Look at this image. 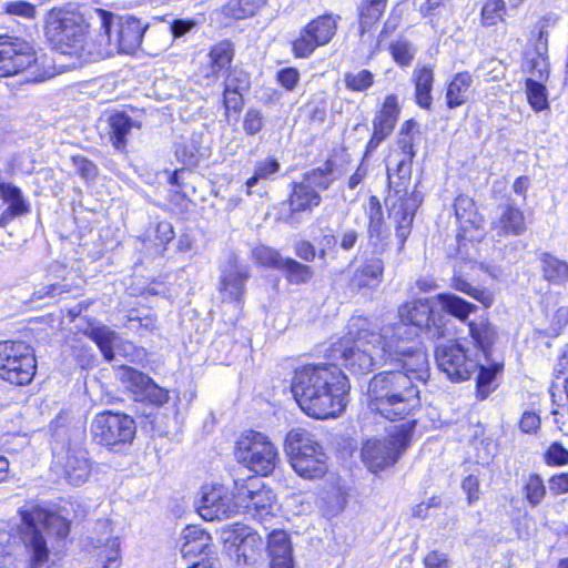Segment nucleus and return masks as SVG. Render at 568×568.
Returning a JSON list of instances; mask_svg holds the SVG:
<instances>
[{
	"label": "nucleus",
	"instance_id": "obj_63",
	"mask_svg": "<svg viewBox=\"0 0 568 568\" xmlns=\"http://www.w3.org/2000/svg\"><path fill=\"white\" fill-rule=\"evenodd\" d=\"M464 491L468 496V501L473 503L479 498V480L475 476H467L462 484Z\"/></svg>",
	"mask_w": 568,
	"mask_h": 568
},
{
	"label": "nucleus",
	"instance_id": "obj_53",
	"mask_svg": "<svg viewBox=\"0 0 568 568\" xmlns=\"http://www.w3.org/2000/svg\"><path fill=\"white\" fill-rule=\"evenodd\" d=\"M243 128L246 134L254 135L263 128V118L257 110H248L245 114Z\"/></svg>",
	"mask_w": 568,
	"mask_h": 568
},
{
	"label": "nucleus",
	"instance_id": "obj_22",
	"mask_svg": "<svg viewBox=\"0 0 568 568\" xmlns=\"http://www.w3.org/2000/svg\"><path fill=\"white\" fill-rule=\"evenodd\" d=\"M248 276L246 266L239 265L234 257L230 258L222 268L220 276V292L223 298L239 302L243 295L245 281Z\"/></svg>",
	"mask_w": 568,
	"mask_h": 568
},
{
	"label": "nucleus",
	"instance_id": "obj_24",
	"mask_svg": "<svg viewBox=\"0 0 568 568\" xmlns=\"http://www.w3.org/2000/svg\"><path fill=\"white\" fill-rule=\"evenodd\" d=\"M225 541L231 542L237 548V552L243 557L251 558L262 548V539L252 531L251 528L235 524L224 530Z\"/></svg>",
	"mask_w": 568,
	"mask_h": 568
},
{
	"label": "nucleus",
	"instance_id": "obj_31",
	"mask_svg": "<svg viewBox=\"0 0 568 568\" xmlns=\"http://www.w3.org/2000/svg\"><path fill=\"white\" fill-rule=\"evenodd\" d=\"M542 278L554 285H565L568 282V263L548 252H539Z\"/></svg>",
	"mask_w": 568,
	"mask_h": 568
},
{
	"label": "nucleus",
	"instance_id": "obj_50",
	"mask_svg": "<svg viewBox=\"0 0 568 568\" xmlns=\"http://www.w3.org/2000/svg\"><path fill=\"white\" fill-rule=\"evenodd\" d=\"M526 72L538 81H547L549 77V63L547 57L528 55L524 65Z\"/></svg>",
	"mask_w": 568,
	"mask_h": 568
},
{
	"label": "nucleus",
	"instance_id": "obj_14",
	"mask_svg": "<svg viewBox=\"0 0 568 568\" xmlns=\"http://www.w3.org/2000/svg\"><path fill=\"white\" fill-rule=\"evenodd\" d=\"M235 497L239 500V513H245L260 521L274 515L275 495L257 477L235 481Z\"/></svg>",
	"mask_w": 568,
	"mask_h": 568
},
{
	"label": "nucleus",
	"instance_id": "obj_47",
	"mask_svg": "<svg viewBox=\"0 0 568 568\" xmlns=\"http://www.w3.org/2000/svg\"><path fill=\"white\" fill-rule=\"evenodd\" d=\"M505 13L506 6L504 0H487L480 12L481 24L484 27L496 26L499 21H503Z\"/></svg>",
	"mask_w": 568,
	"mask_h": 568
},
{
	"label": "nucleus",
	"instance_id": "obj_38",
	"mask_svg": "<svg viewBox=\"0 0 568 568\" xmlns=\"http://www.w3.org/2000/svg\"><path fill=\"white\" fill-rule=\"evenodd\" d=\"M468 328L471 338L476 342L484 355L488 357L489 349L497 338L496 328L485 318L469 322Z\"/></svg>",
	"mask_w": 568,
	"mask_h": 568
},
{
	"label": "nucleus",
	"instance_id": "obj_28",
	"mask_svg": "<svg viewBox=\"0 0 568 568\" xmlns=\"http://www.w3.org/2000/svg\"><path fill=\"white\" fill-rule=\"evenodd\" d=\"M180 544L183 557H193L210 551L212 537L199 526H187L182 530Z\"/></svg>",
	"mask_w": 568,
	"mask_h": 568
},
{
	"label": "nucleus",
	"instance_id": "obj_11",
	"mask_svg": "<svg viewBox=\"0 0 568 568\" xmlns=\"http://www.w3.org/2000/svg\"><path fill=\"white\" fill-rule=\"evenodd\" d=\"M136 433L134 419L128 414L103 410L94 415L90 435L94 443L119 452L129 446Z\"/></svg>",
	"mask_w": 568,
	"mask_h": 568
},
{
	"label": "nucleus",
	"instance_id": "obj_5",
	"mask_svg": "<svg viewBox=\"0 0 568 568\" xmlns=\"http://www.w3.org/2000/svg\"><path fill=\"white\" fill-rule=\"evenodd\" d=\"M44 30L47 38L62 54L84 60L101 58L102 50L88 42V26L78 12L53 8L45 17Z\"/></svg>",
	"mask_w": 568,
	"mask_h": 568
},
{
	"label": "nucleus",
	"instance_id": "obj_17",
	"mask_svg": "<svg viewBox=\"0 0 568 568\" xmlns=\"http://www.w3.org/2000/svg\"><path fill=\"white\" fill-rule=\"evenodd\" d=\"M197 511L204 520H220L229 518L239 513V500L235 491L223 485H204L201 490V498Z\"/></svg>",
	"mask_w": 568,
	"mask_h": 568
},
{
	"label": "nucleus",
	"instance_id": "obj_58",
	"mask_svg": "<svg viewBox=\"0 0 568 568\" xmlns=\"http://www.w3.org/2000/svg\"><path fill=\"white\" fill-rule=\"evenodd\" d=\"M325 499L331 504V509L328 510L331 514L342 511L346 504V495L338 488L327 493Z\"/></svg>",
	"mask_w": 568,
	"mask_h": 568
},
{
	"label": "nucleus",
	"instance_id": "obj_54",
	"mask_svg": "<svg viewBox=\"0 0 568 568\" xmlns=\"http://www.w3.org/2000/svg\"><path fill=\"white\" fill-rule=\"evenodd\" d=\"M548 464L567 465L568 450L559 443H554L546 453Z\"/></svg>",
	"mask_w": 568,
	"mask_h": 568
},
{
	"label": "nucleus",
	"instance_id": "obj_4",
	"mask_svg": "<svg viewBox=\"0 0 568 568\" xmlns=\"http://www.w3.org/2000/svg\"><path fill=\"white\" fill-rule=\"evenodd\" d=\"M20 537L30 556L31 568H39L49 559L48 537L63 539L70 530L69 521L59 514L40 506H28L20 510Z\"/></svg>",
	"mask_w": 568,
	"mask_h": 568
},
{
	"label": "nucleus",
	"instance_id": "obj_40",
	"mask_svg": "<svg viewBox=\"0 0 568 568\" xmlns=\"http://www.w3.org/2000/svg\"><path fill=\"white\" fill-rule=\"evenodd\" d=\"M544 82L534 78L526 80L527 100L535 111H542L548 108V94Z\"/></svg>",
	"mask_w": 568,
	"mask_h": 568
},
{
	"label": "nucleus",
	"instance_id": "obj_64",
	"mask_svg": "<svg viewBox=\"0 0 568 568\" xmlns=\"http://www.w3.org/2000/svg\"><path fill=\"white\" fill-rule=\"evenodd\" d=\"M424 564L426 568H449L446 556L438 551L429 552L425 557Z\"/></svg>",
	"mask_w": 568,
	"mask_h": 568
},
{
	"label": "nucleus",
	"instance_id": "obj_20",
	"mask_svg": "<svg viewBox=\"0 0 568 568\" xmlns=\"http://www.w3.org/2000/svg\"><path fill=\"white\" fill-rule=\"evenodd\" d=\"M121 379L139 400L163 405L169 400V392L158 386L148 375L132 368L122 367Z\"/></svg>",
	"mask_w": 568,
	"mask_h": 568
},
{
	"label": "nucleus",
	"instance_id": "obj_13",
	"mask_svg": "<svg viewBox=\"0 0 568 568\" xmlns=\"http://www.w3.org/2000/svg\"><path fill=\"white\" fill-rule=\"evenodd\" d=\"M37 368L34 354L23 342H0V378L16 385L29 384Z\"/></svg>",
	"mask_w": 568,
	"mask_h": 568
},
{
	"label": "nucleus",
	"instance_id": "obj_48",
	"mask_svg": "<svg viewBox=\"0 0 568 568\" xmlns=\"http://www.w3.org/2000/svg\"><path fill=\"white\" fill-rule=\"evenodd\" d=\"M281 271L285 272L287 280L295 284L305 283L313 276V270L310 266L293 258H285Z\"/></svg>",
	"mask_w": 568,
	"mask_h": 568
},
{
	"label": "nucleus",
	"instance_id": "obj_21",
	"mask_svg": "<svg viewBox=\"0 0 568 568\" xmlns=\"http://www.w3.org/2000/svg\"><path fill=\"white\" fill-rule=\"evenodd\" d=\"M398 114L397 97L394 94L387 95L373 121V135L367 143V152L374 151L393 132Z\"/></svg>",
	"mask_w": 568,
	"mask_h": 568
},
{
	"label": "nucleus",
	"instance_id": "obj_12",
	"mask_svg": "<svg viewBox=\"0 0 568 568\" xmlns=\"http://www.w3.org/2000/svg\"><path fill=\"white\" fill-rule=\"evenodd\" d=\"M235 457L252 471L267 476L276 467L278 452L267 436L250 430L236 442Z\"/></svg>",
	"mask_w": 568,
	"mask_h": 568
},
{
	"label": "nucleus",
	"instance_id": "obj_43",
	"mask_svg": "<svg viewBox=\"0 0 568 568\" xmlns=\"http://www.w3.org/2000/svg\"><path fill=\"white\" fill-rule=\"evenodd\" d=\"M212 74L216 75L220 71L227 68L233 59V49L229 42H221L214 45L209 53Z\"/></svg>",
	"mask_w": 568,
	"mask_h": 568
},
{
	"label": "nucleus",
	"instance_id": "obj_27",
	"mask_svg": "<svg viewBox=\"0 0 568 568\" xmlns=\"http://www.w3.org/2000/svg\"><path fill=\"white\" fill-rule=\"evenodd\" d=\"M250 88V77L241 69H233L224 81V105L226 110H239L242 95Z\"/></svg>",
	"mask_w": 568,
	"mask_h": 568
},
{
	"label": "nucleus",
	"instance_id": "obj_3",
	"mask_svg": "<svg viewBox=\"0 0 568 568\" xmlns=\"http://www.w3.org/2000/svg\"><path fill=\"white\" fill-rule=\"evenodd\" d=\"M400 152L396 159V172L387 170L389 192L386 197L389 217L396 223V237L399 242L398 251L410 234L415 212L423 201V195L416 190L410 191L412 162L415 156L412 135L398 136Z\"/></svg>",
	"mask_w": 568,
	"mask_h": 568
},
{
	"label": "nucleus",
	"instance_id": "obj_29",
	"mask_svg": "<svg viewBox=\"0 0 568 568\" xmlns=\"http://www.w3.org/2000/svg\"><path fill=\"white\" fill-rule=\"evenodd\" d=\"M499 235H521L526 231L525 215L514 204L500 206L499 217L491 223Z\"/></svg>",
	"mask_w": 568,
	"mask_h": 568
},
{
	"label": "nucleus",
	"instance_id": "obj_51",
	"mask_svg": "<svg viewBox=\"0 0 568 568\" xmlns=\"http://www.w3.org/2000/svg\"><path fill=\"white\" fill-rule=\"evenodd\" d=\"M524 489L526 499L532 507L540 504L546 494L544 481L538 475H530Z\"/></svg>",
	"mask_w": 568,
	"mask_h": 568
},
{
	"label": "nucleus",
	"instance_id": "obj_32",
	"mask_svg": "<svg viewBox=\"0 0 568 568\" xmlns=\"http://www.w3.org/2000/svg\"><path fill=\"white\" fill-rule=\"evenodd\" d=\"M365 214L368 219V236L374 246L383 243L387 237L384 226L383 209L376 196H371L365 205Z\"/></svg>",
	"mask_w": 568,
	"mask_h": 568
},
{
	"label": "nucleus",
	"instance_id": "obj_23",
	"mask_svg": "<svg viewBox=\"0 0 568 568\" xmlns=\"http://www.w3.org/2000/svg\"><path fill=\"white\" fill-rule=\"evenodd\" d=\"M64 476L73 486L85 483L91 473L88 452L81 448H69L62 463Z\"/></svg>",
	"mask_w": 568,
	"mask_h": 568
},
{
	"label": "nucleus",
	"instance_id": "obj_60",
	"mask_svg": "<svg viewBox=\"0 0 568 568\" xmlns=\"http://www.w3.org/2000/svg\"><path fill=\"white\" fill-rule=\"evenodd\" d=\"M519 427L524 433L537 432L540 427V417L534 412H525L520 418Z\"/></svg>",
	"mask_w": 568,
	"mask_h": 568
},
{
	"label": "nucleus",
	"instance_id": "obj_52",
	"mask_svg": "<svg viewBox=\"0 0 568 568\" xmlns=\"http://www.w3.org/2000/svg\"><path fill=\"white\" fill-rule=\"evenodd\" d=\"M394 60L402 65H408L415 55V49L407 40H397L390 45Z\"/></svg>",
	"mask_w": 568,
	"mask_h": 568
},
{
	"label": "nucleus",
	"instance_id": "obj_16",
	"mask_svg": "<svg viewBox=\"0 0 568 568\" xmlns=\"http://www.w3.org/2000/svg\"><path fill=\"white\" fill-rule=\"evenodd\" d=\"M331 183L329 173L322 169L313 170L306 173L302 181L294 182L288 200L291 211L288 222H293L295 213L312 210L320 205V191L326 190Z\"/></svg>",
	"mask_w": 568,
	"mask_h": 568
},
{
	"label": "nucleus",
	"instance_id": "obj_36",
	"mask_svg": "<svg viewBox=\"0 0 568 568\" xmlns=\"http://www.w3.org/2000/svg\"><path fill=\"white\" fill-rule=\"evenodd\" d=\"M436 300L440 305L442 311L454 316L460 322H466L468 316L477 310L475 304H471L455 294L440 293L436 296Z\"/></svg>",
	"mask_w": 568,
	"mask_h": 568
},
{
	"label": "nucleus",
	"instance_id": "obj_45",
	"mask_svg": "<svg viewBox=\"0 0 568 568\" xmlns=\"http://www.w3.org/2000/svg\"><path fill=\"white\" fill-rule=\"evenodd\" d=\"M344 83L347 90L365 92L374 84V74L366 69L344 74Z\"/></svg>",
	"mask_w": 568,
	"mask_h": 568
},
{
	"label": "nucleus",
	"instance_id": "obj_2",
	"mask_svg": "<svg viewBox=\"0 0 568 568\" xmlns=\"http://www.w3.org/2000/svg\"><path fill=\"white\" fill-rule=\"evenodd\" d=\"M291 388L301 409L313 418L336 417L345 409L347 378L336 365H305L297 368Z\"/></svg>",
	"mask_w": 568,
	"mask_h": 568
},
{
	"label": "nucleus",
	"instance_id": "obj_39",
	"mask_svg": "<svg viewBox=\"0 0 568 568\" xmlns=\"http://www.w3.org/2000/svg\"><path fill=\"white\" fill-rule=\"evenodd\" d=\"M387 0H363L359 7V24L362 31L369 29L383 16Z\"/></svg>",
	"mask_w": 568,
	"mask_h": 568
},
{
	"label": "nucleus",
	"instance_id": "obj_10",
	"mask_svg": "<svg viewBox=\"0 0 568 568\" xmlns=\"http://www.w3.org/2000/svg\"><path fill=\"white\" fill-rule=\"evenodd\" d=\"M416 414L400 418L404 424L395 426L394 430L385 439H368L362 448V458L372 473H378L392 465L399 458L400 454L408 447L416 420Z\"/></svg>",
	"mask_w": 568,
	"mask_h": 568
},
{
	"label": "nucleus",
	"instance_id": "obj_8",
	"mask_svg": "<svg viewBox=\"0 0 568 568\" xmlns=\"http://www.w3.org/2000/svg\"><path fill=\"white\" fill-rule=\"evenodd\" d=\"M284 450L294 470L307 479L321 478L327 471V456L314 436L304 428L291 429Z\"/></svg>",
	"mask_w": 568,
	"mask_h": 568
},
{
	"label": "nucleus",
	"instance_id": "obj_33",
	"mask_svg": "<svg viewBox=\"0 0 568 568\" xmlns=\"http://www.w3.org/2000/svg\"><path fill=\"white\" fill-rule=\"evenodd\" d=\"M413 82L415 84L416 103L429 110L432 106V88L434 82V72L430 67L417 65L413 72Z\"/></svg>",
	"mask_w": 568,
	"mask_h": 568
},
{
	"label": "nucleus",
	"instance_id": "obj_57",
	"mask_svg": "<svg viewBox=\"0 0 568 568\" xmlns=\"http://www.w3.org/2000/svg\"><path fill=\"white\" fill-rule=\"evenodd\" d=\"M174 230L170 222L162 221L156 224L155 227V240L160 245H166L174 239Z\"/></svg>",
	"mask_w": 568,
	"mask_h": 568
},
{
	"label": "nucleus",
	"instance_id": "obj_6",
	"mask_svg": "<svg viewBox=\"0 0 568 568\" xmlns=\"http://www.w3.org/2000/svg\"><path fill=\"white\" fill-rule=\"evenodd\" d=\"M398 318V322L383 326L385 336L390 338L394 344L420 348L417 343L413 342L417 335L416 328L425 329L434 338L444 336L445 316L440 312L434 311L428 298H419L400 305ZM422 349L424 348L422 347Z\"/></svg>",
	"mask_w": 568,
	"mask_h": 568
},
{
	"label": "nucleus",
	"instance_id": "obj_59",
	"mask_svg": "<svg viewBox=\"0 0 568 568\" xmlns=\"http://www.w3.org/2000/svg\"><path fill=\"white\" fill-rule=\"evenodd\" d=\"M72 162L82 178L89 180L95 176V165L83 156H73Z\"/></svg>",
	"mask_w": 568,
	"mask_h": 568
},
{
	"label": "nucleus",
	"instance_id": "obj_7",
	"mask_svg": "<svg viewBox=\"0 0 568 568\" xmlns=\"http://www.w3.org/2000/svg\"><path fill=\"white\" fill-rule=\"evenodd\" d=\"M27 72V82H42L54 75L52 60L38 55L32 47L19 38H0V78Z\"/></svg>",
	"mask_w": 568,
	"mask_h": 568
},
{
	"label": "nucleus",
	"instance_id": "obj_35",
	"mask_svg": "<svg viewBox=\"0 0 568 568\" xmlns=\"http://www.w3.org/2000/svg\"><path fill=\"white\" fill-rule=\"evenodd\" d=\"M103 528V536L98 537L97 539L92 538L91 544L94 549H98V556L105 564L103 568H108L113 562H116L120 557V542L116 537L111 535V530L109 528V524L106 521L101 524Z\"/></svg>",
	"mask_w": 568,
	"mask_h": 568
},
{
	"label": "nucleus",
	"instance_id": "obj_18",
	"mask_svg": "<svg viewBox=\"0 0 568 568\" xmlns=\"http://www.w3.org/2000/svg\"><path fill=\"white\" fill-rule=\"evenodd\" d=\"M338 17L332 14L321 16L311 21L293 42V51L297 58H307L314 50L328 43L334 37Z\"/></svg>",
	"mask_w": 568,
	"mask_h": 568
},
{
	"label": "nucleus",
	"instance_id": "obj_9",
	"mask_svg": "<svg viewBox=\"0 0 568 568\" xmlns=\"http://www.w3.org/2000/svg\"><path fill=\"white\" fill-rule=\"evenodd\" d=\"M101 23V39L98 50L101 58L113 51L131 53L141 44L146 26L134 17L115 18L111 12L97 10Z\"/></svg>",
	"mask_w": 568,
	"mask_h": 568
},
{
	"label": "nucleus",
	"instance_id": "obj_1",
	"mask_svg": "<svg viewBox=\"0 0 568 568\" xmlns=\"http://www.w3.org/2000/svg\"><path fill=\"white\" fill-rule=\"evenodd\" d=\"M342 358L344 366L355 375H365L385 364L392 369L372 377L366 392L371 412L394 420L417 414L422 407L418 383L429 377V362L425 349L397 345L385 336L371 320L353 316L347 324V336Z\"/></svg>",
	"mask_w": 568,
	"mask_h": 568
},
{
	"label": "nucleus",
	"instance_id": "obj_34",
	"mask_svg": "<svg viewBox=\"0 0 568 568\" xmlns=\"http://www.w3.org/2000/svg\"><path fill=\"white\" fill-rule=\"evenodd\" d=\"M108 125L113 146L119 151H124L126 136L136 126V123L124 112H115L108 118Z\"/></svg>",
	"mask_w": 568,
	"mask_h": 568
},
{
	"label": "nucleus",
	"instance_id": "obj_62",
	"mask_svg": "<svg viewBox=\"0 0 568 568\" xmlns=\"http://www.w3.org/2000/svg\"><path fill=\"white\" fill-rule=\"evenodd\" d=\"M549 489L555 495L568 493V473H561L549 479Z\"/></svg>",
	"mask_w": 568,
	"mask_h": 568
},
{
	"label": "nucleus",
	"instance_id": "obj_55",
	"mask_svg": "<svg viewBox=\"0 0 568 568\" xmlns=\"http://www.w3.org/2000/svg\"><path fill=\"white\" fill-rule=\"evenodd\" d=\"M300 79V73L294 68H285L278 71L277 81L286 89L293 90L297 84Z\"/></svg>",
	"mask_w": 568,
	"mask_h": 568
},
{
	"label": "nucleus",
	"instance_id": "obj_44",
	"mask_svg": "<svg viewBox=\"0 0 568 568\" xmlns=\"http://www.w3.org/2000/svg\"><path fill=\"white\" fill-rule=\"evenodd\" d=\"M479 374L477 377V392L480 398H486L494 389L493 382L497 373L501 369V365L498 363L485 366L479 363Z\"/></svg>",
	"mask_w": 568,
	"mask_h": 568
},
{
	"label": "nucleus",
	"instance_id": "obj_15",
	"mask_svg": "<svg viewBox=\"0 0 568 568\" xmlns=\"http://www.w3.org/2000/svg\"><path fill=\"white\" fill-rule=\"evenodd\" d=\"M435 358L438 368L454 382L468 379L479 366V361L473 352L453 341L437 346Z\"/></svg>",
	"mask_w": 568,
	"mask_h": 568
},
{
	"label": "nucleus",
	"instance_id": "obj_61",
	"mask_svg": "<svg viewBox=\"0 0 568 568\" xmlns=\"http://www.w3.org/2000/svg\"><path fill=\"white\" fill-rule=\"evenodd\" d=\"M195 26L196 22L192 19H174L170 29L174 38H180L194 29Z\"/></svg>",
	"mask_w": 568,
	"mask_h": 568
},
{
	"label": "nucleus",
	"instance_id": "obj_25",
	"mask_svg": "<svg viewBox=\"0 0 568 568\" xmlns=\"http://www.w3.org/2000/svg\"><path fill=\"white\" fill-rule=\"evenodd\" d=\"M267 551L271 568H294L291 540L283 530H274L268 535Z\"/></svg>",
	"mask_w": 568,
	"mask_h": 568
},
{
	"label": "nucleus",
	"instance_id": "obj_26",
	"mask_svg": "<svg viewBox=\"0 0 568 568\" xmlns=\"http://www.w3.org/2000/svg\"><path fill=\"white\" fill-rule=\"evenodd\" d=\"M85 334L99 346L104 358L108 361L113 359L114 348L123 349L124 353H128L133 348L131 343H122L120 336L104 325L91 327L85 332Z\"/></svg>",
	"mask_w": 568,
	"mask_h": 568
},
{
	"label": "nucleus",
	"instance_id": "obj_49",
	"mask_svg": "<svg viewBox=\"0 0 568 568\" xmlns=\"http://www.w3.org/2000/svg\"><path fill=\"white\" fill-rule=\"evenodd\" d=\"M254 260L263 265L275 270H282L285 257L270 246H257L252 251Z\"/></svg>",
	"mask_w": 568,
	"mask_h": 568
},
{
	"label": "nucleus",
	"instance_id": "obj_46",
	"mask_svg": "<svg viewBox=\"0 0 568 568\" xmlns=\"http://www.w3.org/2000/svg\"><path fill=\"white\" fill-rule=\"evenodd\" d=\"M547 325L542 328L546 336L557 337L564 327L568 324V308L559 306L551 312H547Z\"/></svg>",
	"mask_w": 568,
	"mask_h": 568
},
{
	"label": "nucleus",
	"instance_id": "obj_37",
	"mask_svg": "<svg viewBox=\"0 0 568 568\" xmlns=\"http://www.w3.org/2000/svg\"><path fill=\"white\" fill-rule=\"evenodd\" d=\"M471 83L473 78L468 72L457 73L453 78L446 92V101L448 108H457L467 101Z\"/></svg>",
	"mask_w": 568,
	"mask_h": 568
},
{
	"label": "nucleus",
	"instance_id": "obj_42",
	"mask_svg": "<svg viewBox=\"0 0 568 568\" xmlns=\"http://www.w3.org/2000/svg\"><path fill=\"white\" fill-rule=\"evenodd\" d=\"M280 168L281 165L278 161L274 158H267L258 161L255 165L253 176H251L245 183L246 193L251 194L253 186L256 185L260 180H267L272 178L280 171Z\"/></svg>",
	"mask_w": 568,
	"mask_h": 568
},
{
	"label": "nucleus",
	"instance_id": "obj_30",
	"mask_svg": "<svg viewBox=\"0 0 568 568\" xmlns=\"http://www.w3.org/2000/svg\"><path fill=\"white\" fill-rule=\"evenodd\" d=\"M384 263L379 258H371L355 270L349 285L352 288L376 287L383 278Z\"/></svg>",
	"mask_w": 568,
	"mask_h": 568
},
{
	"label": "nucleus",
	"instance_id": "obj_19",
	"mask_svg": "<svg viewBox=\"0 0 568 568\" xmlns=\"http://www.w3.org/2000/svg\"><path fill=\"white\" fill-rule=\"evenodd\" d=\"M454 207L459 224L458 241H479L484 236V217L478 213L474 200L467 195H459Z\"/></svg>",
	"mask_w": 568,
	"mask_h": 568
},
{
	"label": "nucleus",
	"instance_id": "obj_56",
	"mask_svg": "<svg viewBox=\"0 0 568 568\" xmlns=\"http://www.w3.org/2000/svg\"><path fill=\"white\" fill-rule=\"evenodd\" d=\"M6 11L10 14L31 18L34 14V7L26 1H12L7 3Z\"/></svg>",
	"mask_w": 568,
	"mask_h": 568
},
{
	"label": "nucleus",
	"instance_id": "obj_41",
	"mask_svg": "<svg viewBox=\"0 0 568 568\" xmlns=\"http://www.w3.org/2000/svg\"><path fill=\"white\" fill-rule=\"evenodd\" d=\"M452 287H454L456 291L469 295L474 300L481 303L485 307L491 306L494 302V297L489 291L473 286L462 276H454L452 278Z\"/></svg>",
	"mask_w": 568,
	"mask_h": 568
}]
</instances>
